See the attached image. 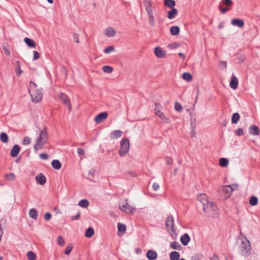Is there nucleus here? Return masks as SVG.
Segmentation results:
<instances>
[{
  "mask_svg": "<svg viewBox=\"0 0 260 260\" xmlns=\"http://www.w3.org/2000/svg\"><path fill=\"white\" fill-rule=\"evenodd\" d=\"M258 203V199L255 196H251L250 197L249 204L252 206H256Z\"/></svg>",
  "mask_w": 260,
  "mask_h": 260,
  "instance_id": "f704fd0d",
  "label": "nucleus"
},
{
  "mask_svg": "<svg viewBox=\"0 0 260 260\" xmlns=\"http://www.w3.org/2000/svg\"><path fill=\"white\" fill-rule=\"evenodd\" d=\"M219 64L221 66H223L224 68H226L227 67V63L225 61H221L219 62Z\"/></svg>",
  "mask_w": 260,
  "mask_h": 260,
  "instance_id": "774afa93",
  "label": "nucleus"
},
{
  "mask_svg": "<svg viewBox=\"0 0 260 260\" xmlns=\"http://www.w3.org/2000/svg\"><path fill=\"white\" fill-rule=\"evenodd\" d=\"M73 246L72 245H68L64 251V253L68 255L70 253L71 251L73 249Z\"/></svg>",
  "mask_w": 260,
  "mask_h": 260,
  "instance_id": "8fccbe9b",
  "label": "nucleus"
},
{
  "mask_svg": "<svg viewBox=\"0 0 260 260\" xmlns=\"http://www.w3.org/2000/svg\"><path fill=\"white\" fill-rule=\"evenodd\" d=\"M197 200L202 204L203 208L211 202L208 201L207 195L204 193L198 195L197 196Z\"/></svg>",
  "mask_w": 260,
  "mask_h": 260,
  "instance_id": "1a4fd4ad",
  "label": "nucleus"
},
{
  "mask_svg": "<svg viewBox=\"0 0 260 260\" xmlns=\"http://www.w3.org/2000/svg\"><path fill=\"white\" fill-rule=\"evenodd\" d=\"M79 35L78 34L74 33L73 34V40H74V42H75L77 43H79Z\"/></svg>",
  "mask_w": 260,
  "mask_h": 260,
  "instance_id": "5fc2aeb1",
  "label": "nucleus"
},
{
  "mask_svg": "<svg viewBox=\"0 0 260 260\" xmlns=\"http://www.w3.org/2000/svg\"><path fill=\"white\" fill-rule=\"evenodd\" d=\"M94 234V230L92 228L89 227L88 228L85 233V235L87 238L91 237Z\"/></svg>",
  "mask_w": 260,
  "mask_h": 260,
  "instance_id": "7c9ffc66",
  "label": "nucleus"
},
{
  "mask_svg": "<svg viewBox=\"0 0 260 260\" xmlns=\"http://www.w3.org/2000/svg\"><path fill=\"white\" fill-rule=\"evenodd\" d=\"M180 28L178 26H173L170 28V32L172 35L176 36L179 34Z\"/></svg>",
  "mask_w": 260,
  "mask_h": 260,
  "instance_id": "cd10ccee",
  "label": "nucleus"
},
{
  "mask_svg": "<svg viewBox=\"0 0 260 260\" xmlns=\"http://www.w3.org/2000/svg\"><path fill=\"white\" fill-rule=\"evenodd\" d=\"M108 116L107 112H103L97 115L94 118V121L96 123H100L105 120Z\"/></svg>",
  "mask_w": 260,
  "mask_h": 260,
  "instance_id": "9d476101",
  "label": "nucleus"
},
{
  "mask_svg": "<svg viewBox=\"0 0 260 260\" xmlns=\"http://www.w3.org/2000/svg\"><path fill=\"white\" fill-rule=\"evenodd\" d=\"M203 209L208 216L215 218L218 215V210L216 205L213 202L208 204L207 206H204Z\"/></svg>",
  "mask_w": 260,
  "mask_h": 260,
  "instance_id": "20e7f679",
  "label": "nucleus"
},
{
  "mask_svg": "<svg viewBox=\"0 0 260 260\" xmlns=\"http://www.w3.org/2000/svg\"><path fill=\"white\" fill-rule=\"evenodd\" d=\"M114 50V47L113 46H110L108 47H107L104 50V52L106 53H109Z\"/></svg>",
  "mask_w": 260,
  "mask_h": 260,
  "instance_id": "603ef678",
  "label": "nucleus"
},
{
  "mask_svg": "<svg viewBox=\"0 0 260 260\" xmlns=\"http://www.w3.org/2000/svg\"><path fill=\"white\" fill-rule=\"evenodd\" d=\"M80 212H78V213H77V214L75 216H71V218L72 220H78L80 218Z\"/></svg>",
  "mask_w": 260,
  "mask_h": 260,
  "instance_id": "052dcab7",
  "label": "nucleus"
},
{
  "mask_svg": "<svg viewBox=\"0 0 260 260\" xmlns=\"http://www.w3.org/2000/svg\"><path fill=\"white\" fill-rule=\"evenodd\" d=\"M218 9H219V10L220 11V12L222 14H225L228 11L230 10V8H222L221 4H220L218 6Z\"/></svg>",
  "mask_w": 260,
  "mask_h": 260,
  "instance_id": "3c124183",
  "label": "nucleus"
},
{
  "mask_svg": "<svg viewBox=\"0 0 260 260\" xmlns=\"http://www.w3.org/2000/svg\"><path fill=\"white\" fill-rule=\"evenodd\" d=\"M28 92L32 102L38 103L42 100L43 96L42 89L41 88L38 89L37 85L32 81H30Z\"/></svg>",
  "mask_w": 260,
  "mask_h": 260,
  "instance_id": "f257e3e1",
  "label": "nucleus"
},
{
  "mask_svg": "<svg viewBox=\"0 0 260 260\" xmlns=\"http://www.w3.org/2000/svg\"><path fill=\"white\" fill-rule=\"evenodd\" d=\"M89 203L86 199H83L79 201V206L82 208H86L89 206Z\"/></svg>",
  "mask_w": 260,
  "mask_h": 260,
  "instance_id": "473e14b6",
  "label": "nucleus"
},
{
  "mask_svg": "<svg viewBox=\"0 0 260 260\" xmlns=\"http://www.w3.org/2000/svg\"><path fill=\"white\" fill-rule=\"evenodd\" d=\"M48 140L47 128L44 127L40 132L39 136L36 141L34 145V149L36 152L43 148V146L47 143Z\"/></svg>",
  "mask_w": 260,
  "mask_h": 260,
  "instance_id": "f03ea898",
  "label": "nucleus"
},
{
  "mask_svg": "<svg viewBox=\"0 0 260 260\" xmlns=\"http://www.w3.org/2000/svg\"><path fill=\"white\" fill-rule=\"evenodd\" d=\"M122 132L120 130H116L112 131L110 136L112 139H116L122 136Z\"/></svg>",
  "mask_w": 260,
  "mask_h": 260,
  "instance_id": "5701e85b",
  "label": "nucleus"
},
{
  "mask_svg": "<svg viewBox=\"0 0 260 260\" xmlns=\"http://www.w3.org/2000/svg\"><path fill=\"white\" fill-rule=\"evenodd\" d=\"M222 190L224 193V198H228L231 196L233 189L231 185H225L222 187Z\"/></svg>",
  "mask_w": 260,
  "mask_h": 260,
  "instance_id": "9b49d317",
  "label": "nucleus"
},
{
  "mask_svg": "<svg viewBox=\"0 0 260 260\" xmlns=\"http://www.w3.org/2000/svg\"><path fill=\"white\" fill-rule=\"evenodd\" d=\"M113 70L112 67L109 66H105L103 67V71L106 73H111L112 72Z\"/></svg>",
  "mask_w": 260,
  "mask_h": 260,
  "instance_id": "37998d69",
  "label": "nucleus"
},
{
  "mask_svg": "<svg viewBox=\"0 0 260 260\" xmlns=\"http://www.w3.org/2000/svg\"><path fill=\"white\" fill-rule=\"evenodd\" d=\"M57 243L60 246H63L64 244V240L63 238L60 236L57 237Z\"/></svg>",
  "mask_w": 260,
  "mask_h": 260,
  "instance_id": "de8ad7c7",
  "label": "nucleus"
},
{
  "mask_svg": "<svg viewBox=\"0 0 260 260\" xmlns=\"http://www.w3.org/2000/svg\"><path fill=\"white\" fill-rule=\"evenodd\" d=\"M231 23L234 26L242 27L244 25V21L240 19L234 18L232 20Z\"/></svg>",
  "mask_w": 260,
  "mask_h": 260,
  "instance_id": "a211bd4d",
  "label": "nucleus"
},
{
  "mask_svg": "<svg viewBox=\"0 0 260 260\" xmlns=\"http://www.w3.org/2000/svg\"><path fill=\"white\" fill-rule=\"evenodd\" d=\"M52 167L56 170H59L61 167V164L57 159H54L51 163Z\"/></svg>",
  "mask_w": 260,
  "mask_h": 260,
  "instance_id": "b1692460",
  "label": "nucleus"
},
{
  "mask_svg": "<svg viewBox=\"0 0 260 260\" xmlns=\"http://www.w3.org/2000/svg\"><path fill=\"white\" fill-rule=\"evenodd\" d=\"M164 4L169 8H174L175 6V2L174 0H164Z\"/></svg>",
  "mask_w": 260,
  "mask_h": 260,
  "instance_id": "393cba45",
  "label": "nucleus"
},
{
  "mask_svg": "<svg viewBox=\"0 0 260 260\" xmlns=\"http://www.w3.org/2000/svg\"><path fill=\"white\" fill-rule=\"evenodd\" d=\"M166 226L167 230L169 232L172 233L175 232L174 224V218L173 216L170 215L167 218V220L166 221Z\"/></svg>",
  "mask_w": 260,
  "mask_h": 260,
  "instance_id": "0eeeda50",
  "label": "nucleus"
},
{
  "mask_svg": "<svg viewBox=\"0 0 260 260\" xmlns=\"http://www.w3.org/2000/svg\"><path fill=\"white\" fill-rule=\"evenodd\" d=\"M219 165L222 167H226L229 164V160L225 158H221L219 160Z\"/></svg>",
  "mask_w": 260,
  "mask_h": 260,
  "instance_id": "72a5a7b5",
  "label": "nucleus"
},
{
  "mask_svg": "<svg viewBox=\"0 0 260 260\" xmlns=\"http://www.w3.org/2000/svg\"><path fill=\"white\" fill-rule=\"evenodd\" d=\"M40 158L43 160H46L48 158V155L46 153H41L40 154Z\"/></svg>",
  "mask_w": 260,
  "mask_h": 260,
  "instance_id": "680f3d73",
  "label": "nucleus"
},
{
  "mask_svg": "<svg viewBox=\"0 0 260 260\" xmlns=\"http://www.w3.org/2000/svg\"><path fill=\"white\" fill-rule=\"evenodd\" d=\"M155 114L157 116L159 117L164 122L166 123H171V120L170 118L166 117L162 112L158 111L157 112H155Z\"/></svg>",
  "mask_w": 260,
  "mask_h": 260,
  "instance_id": "f8f14e48",
  "label": "nucleus"
},
{
  "mask_svg": "<svg viewBox=\"0 0 260 260\" xmlns=\"http://www.w3.org/2000/svg\"><path fill=\"white\" fill-rule=\"evenodd\" d=\"M174 108L178 112H180L182 110V106L178 102L175 103Z\"/></svg>",
  "mask_w": 260,
  "mask_h": 260,
  "instance_id": "c03bdc74",
  "label": "nucleus"
},
{
  "mask_svg": "<svg viewBox=\"0 0 260 260\" xmlns=\"http://www.w3.org/2000/svg\"><path fill=\"white\" fill-rule=\"evenodd\" d=\"M77 152H78V154L80 156L84 155V154H85L84 150L82 148H80V147L78 148L77 149Z\"/></svg>",
  "mask_w": 260,
  "mask_h": 260,
  "instance_id": "bf43d9fd",
  "label": "nucleus"
},
{
  "mask_svg": "<svg viewBox=\"0 0 260 260\" xmlns=\"http://www.w3.org/2000/svg\"><path fill=\"white\" fill-rule=\"evenodd\" d=\"M15 71H16V75L18 76H20V75H21V74L23 72L21 69L20 63L19 61H17L16 62Z\"/></svg>",
  "mask_w": 260,
  "mask_h": 260,
  "instance_id": "a878e982",
  "label": "nucleus"
},
{
  "mask_svg": "<svg viewBox=\"0 0 260 260\" xmlns=\"http://www.w3.org/2000/svg\"><path fill=\"white\" fill-rule=\"evenodd\" d=\"M154 53L155 55L158 58H163L166 55V52L159 47H156L155 48Z\"/></svg>",
  "mask_w": 260,
  "mask_h": 260,
  "instance_id": "dca6fc26",
  "label": "nucleus"
},
{
  "mask_svg": "<svg viewBox=\"0 0 260 260\" xmlns=\"http://www.w3.org/2000/svg\"><path fill=\"white\" fill-rule=\"evenodd\" d=\"M24 41L29 48H35L36 47L35 41L29 38H25Z\"/></svg>",
  "mask_w": 260,
  "mask_h": 260,
  "instance_id": "4be33fe9",
  "label": "nucleus"
},
{
  "mask_svg": "<svg viewBox=\"0 0 260 260\" xmlns=\"http://www.w3.org/2000/svg\"><path fill=\"white\" fill-rule=\"evenodd\" d=\"M202 258V256L201 254H197L191 257V260H201Z\"/></svg>",
  "mask_w": 260,
  "mask_h": 260,
  "instance_id": "13d9d810",
  "label": "nucleus"
},
{
  "mask_svg": "<svg viewBox=\"0 0 260 260\" xmlns=\"http://www.w3.org/2000/svg\"><path fill=\"white\" fill-rule=\"evenodd\" d=\"M26 255L28 260H35L36 258V255L31 251H28Z\"/></svg>",
  "mask_w": 260,
  "mask_h": 260,
  "instance_id": "a19ab883",
  "label": "nucleus"
},
{
  "mask_svg": "<svg viewBox=\"0 0 260 260\" xmlns=\"http://www.w3.org/2000/svg\"><path fill=\"white\" fill-rule=\"evenodd\" d=\"M117 228L119 232H122L123 234L126 229V225L124 224H122L121 223H118L117 225Z\"/></svg>",
  "mask_w": 260,
  "mask_h": 260,
  "instance_id": "58836bf2",
  "label": "nucleus"
},
{
  "mask_svg": "<svg viewBox=\"0 0 260 260\" xmlns=\"http://www.w3.org/2000/svg\"><path fill=\"white\" fill-rule=\"evenodd\" d=\"M161 108V106L159 103H155V108L154 111L155 112H157V111H160V109Z\"/></svg>",
  "mask_w": 260,
  "mask_h": 260,
  "instance_id": "6e6d98bb",
  "label": "nucleus"
},
{
  "mask_svg": "<svg viewBox=\"0 0 260 260\" xmlns=\"http://www.w3.org/2000/svg\"><path fill=\"white\" fill-rule=\"evenodd\" d=\"M166 163L168 164V165H171L173 163V160H172V159L171 158H170L169 157H167L166 158Z\"/></svg>",
  "mask_w": 260,
  "mask_h": 260,
  "instance_id": "338daca9",
  "label": "nucleus"
},
{
  "mask_svg": "<svg viewBox=\"0 0 260 260\" xmlns=\"http://www.w3.org/2000/svg\"><path fill=\"white\" fill-rule=\"evenodd\" d=\"M146 257L149 260H155L157 257V253L155 251L149 250L146 253Z\"/></svg>",
  "mask_w": 260,
  "mask_h": 260,
  "instance_id": "4468645a",
  "label": "nucleus"
},
{
  "mask_svg": "<svg viewBox=\"0 0 260 260\" xmlns=\"http://www.w3.org/2000/svg\"><path fill=\"white\" fill-rule=\"evenodd\" d=\"M148 18H149V24L151 26H154L155 22H154L153 15L148 17Z\"/></svg>",
  "mask_w": 260,
  "mask_h": 260,
  "instance_id": "4d7b16f0",
  "label": "nucleus"
},
{
  "mask_svg": "<svg viewBox=\"0 0 260 260\" xmlns=\"http://www.w3.org/2000/svg\"><path fill=\"white\" fill-rule=\"evenodd\" d=\"M222 2L224 3L226 8H230L233 5V2L231 0H222Z\"/></svg>",
  "mask_w": 260,
  "mask_h": 260,
  "instance_id": "49530a36",
  "label": "nucleus"
},
{
  "mask_svg": "<svg viewBox=\"0 0 260 260\" xmlns=\"http://www.w3.org/2000/svg\"><path fill=\"white\" fill-rule=\"evenodd\" d=\"M168 46L169 48L175 49L178 46V45L177 43H175L169 44Z\"/></svg>",
  "mask_w": 260,
  "mask_h": 260,
  "instance_id": "0e129e2a",
  "label": "nucleus"
},
{
  "mask_svg": "<svg viewBox=\"0 0 260 260\" xmlns=\"http://www.w3.org/2000/svg\"><path fill=\"white\" fill-rule=\"evenodd\" d=\"M128 200L125 199L124 200V204L122 205L121 203H120L119 204V208L122 212L128 214H133L135 212L136 209L135 207L131 206L128 204Z\"/></svg>",
  "mask_w": 260,
  "mask_h": 260,
  "instance_id": "39448f33",
  "label": "nucleus"
},
{
  "mask_svg": "<svg viewBox=\"0 0 260 260\" xmlns=\"http://www.w3.org/2000/svg\"><path fill=\"white\" fill-rule=\"evenodd\" d=\"M180 254L177 251H173L170 253V260H179Z\"/></svg>",
  "mask_w": 260,
  "mask_h": 260,
  "instance_id": "bb28decb",
  "label": "nucleus"
},
{
  "mask_svg": "<svg viewBox=\"0 0 260 260\" xmlns=\"http://www.w3.org/2000/svg\"><path fill=\"white\" fill-rule=\"evenodd\" d=\"M51 218V214L50 213H46L44 215V219L49 220Z\"/></svg>",
  "mask_w": 260,
  "mask_h": 260,
  "instance_id": "e2e57ef3",
  "label": "nucleus"
},
{
  "mask_svg": "<svg viewBox=\"0 0 260 260\" xmlns=\"http://www.w3.org/2000/svg\"><path fill=\"white\" fill-rule=\"evenodd\" d=\"M20 149V147L18 145H14L10 152L11 156L12 157H16V156H17V155L19 153Z\"/></svg>",
  "mask_w": 260,
  "mask_h": 260,
  "instance_id": "6ab92c4d",
  "label": "nucleus"
},
{
  "mask_svg": "<svg viewBox=\"0 0 260 260\" xmlns=\"http://www.w3.org/2000/svg\"><path fill=\"white\" fill-rule=\"evenodd\" d=\"M152 188L154 190H157L159 188V185L156 183H154L152 185Z\"/></svg>",
  "mask_w": 260,
  "mask_h": 260,
  "instance_id": "69168bd1",
  "label": "nucleus"
},
{
  "mask_svg": "<svg viewBox=\"0 0 260 260\" xmlns=\"http://www.w3.org/2000/svg\"><path fill=\"white\" fill-rule=\"evenodd\" d=\"M0 140L2 142L6 143L9 140L8 136L6 133H2L0 135Z\"/></svg>",
  "mask_w": 260,
  "mask_h": 260,
  "instance_id": "e433bc0d",
  "label": "nucleus"
},
{
  "mask_svg": "<svg viewBox=\"0 0 260 260\" xmlns=\"http://www.w3.org/2000/svg\"><path fill=\"white\" fill-rule=\"evenodd\" d=\"M115 34L116 31L112 27H109L106 29V35L108 37H113Z\"/></svg>",
  "mask_w": 260,
  "mask_h": 260,
  "instance_id": "c85d7f7f",
  "label": "nucleus"
},
{
  "mask_svg": "<svg viewBox=\"0 0 260 260\" xmlns=\"http://www.w3.org/2000/svg\"><path fill=\"white\" fill-rule=\"evenodd\" d=\"M39 58H40V54H39V53L37 51H33V58H32V60H36L37 59H38Z\"/></svg>",
  "mask_w": 260,
  "mask_h": 260,
  "instance_id": "864d4df0",
  "label": "nucleus"
},
{
  "mask_svg": "<svg viewBox=\"0 0 260 260\" xmlns=\"http://www.w3.org/2000/svg\"><path fill=\"white\" fill-rule=\"evenodd\" d=\"M146 10L147 12L148 17L153 15L152 8L151 7L150 3H148L147 5H146Z\"/></svg>",
  "mask_w": 260,
  "mask_h": 260,
  "instance_id": "ea45409f",
  "label": "nucleus"
},
{
  "mask_svg": "<svg viewBox=\"0 0 260 260\" xmlns=\"http://www.w3.org/2000/svg\"><path fill=\"white\" fill-rule=\"evenodd\" d=\"M235 134L238 136H243L244 134V131L242 128H238L235 131Z\"/></svg>",
  "mask_w": 260,
  "mask_h": 260,
  "instance_id": "09e8293b",
  "label": "nucleus"
},
{
  "mask_svg": "<svg viewBox=\"0 0 260 260\" xmlns=\"http://www.w3.org/2000/svg\"><path fill=\"white\" fill-rule=\"evenodd\" d=\"M178 14V11L175 8H172L171 10L168 12V18L169 19H172L174 18Z\"/></svg>",
  "mask_w": 260,
  "mask_h": 260,
  "instance_id": "412c9836",
  "label": "nucleus"
},
{
  "mask_svg": "<svg viewBox=\"0 0 260 260\" xmlns=\"http://www.w3.org/2000/svg\"><path fill=\"white\" fill-rule=\"evenodd\" d=\"M29 215L33 219H36L38 216V212L35 209L32 208L29 211Z\"/></svg>",
  "mask_w": 260,
  "mask_h": 260,
  "instance_id": "c9c22d12",
  "label": "nucleus"
},
{
  "mask_svg": "<svg viewBox=\"0 0 260 260\" xmlns=\"http://www.w3.org/2000/svg\"><path fill=\"white\" fill-rule=\"evenodd\" d=\"M239 251L241 255L245 256L251 253L250 242L245 237L241 238V243L239 247Z\"/></svg>",
  "mask_w": 260,
  "mask_h": 260,
  "instance_id": "7ed1b4c3",
  "label": "nucleus"
},
{
  "mask_svg": "<svg viewBox=\"0 0 260 260\" xmlns=\"http://www.w3.org/2000/svg\"><path fill=\"white\" fill-rule=\"evenodd\" d=\"M36 180L37 182L40 185H44L46 181V179L45 176L42 174H39L36 176Z\"/></svg>",
  "mask_w": 260,
  "mask_h": 260,
  "instance_id": "2eb2a0df",
  "label": "nucleus"
},
{
  "mask_svg": "<svg viewBox=\"0 0 260 260\" xmlns=\"http://www.w3.org/2000/svg\"><path fill=\"white\" fill-rule=\"evenodd\" d=\"M31 142V139L30 137H25L23 138L22 144L24 145H28Z\"/></svg>",
  "mask_w": 260,
  "mask_h": 260,
  "instance_id": "a18cd8bd",
  "label": "nucleus"
},
{
  "mask_svg": "<svg viewBox=\"0 0 260 260\" xmlns=\"http://www.w3.org/2000/svg\"><path fill=\"white\" fill-rule=\"evenodd\" d=\"M190 239V237L188 234H183L180 238L181 242L184 246H186L188 244Z\"/></svg>",
  "mask_w": 260,
  "mask_h": 260,
  "instance_id": "aec40b11",
  "label": "nucleus"
},
{
  "mask_svg": "<svg viewBox=\"0 0 260 260\" xmlns=\"http://www.w3.org/2000/svg\"><path fill=\"white\" fill-rule=\"evenodd\" d=\"M182 78L186 81H190L192 78V75L189 73H184L182 75Z\"/></svg>",
  "mask_w": 260,
  "mask_h": 260,
  "instance_id": "4c0bfd02",
  "label": "nucleus"
},
{
  "mask_svg": "<svg viewBox=\"0 0 260 260\" xmlns=\"http://www.w3.org/2000/svg\"><path fill=\"white\" fill-rule=\"evenodd\" d=\"M249 132L250 134L257 136L259 134V131L257 126L254 125H251L249 128Z\"/></svg>",
  "mask_w": 260,
  "mask_h": 260,
  "instance_id": "f3484780",
  "label": "nucleus"
},
{
  "mask_svg": "<svg viewBox=\"0 0 260 260\" xmlns=\"http://www.w3.org/2000/svg\"><path fill=\"white\" fill-rule=\"evenodd\" d=\"M170 247L175 250H180L181 248V246L179 243L176 241L173 242L170 244Z\"/></svg>",
  "mask_w": 260,
  "mask_h": 260,
  "instance_id": "c756f323",
  "label": "nucleus"
},
{
  "mask_svg": "<svg viewBox=\"0 0 260 260\" xmlns=\"http://www.w3.org/2000/svg\"><path fill=\"white\" fill-rule=\"evenodd\" d=\"M240 115L238 113H235L232 116V122L234 124H236L238 122L240 119Z\"/></svg>",
  "mask_w": 260,
  "mask_h": 260,
  "instance_id": "2f4dec72",
  "label": "nucleus"
},
{
  "mask_svg": "<svg viewBox=\"0 0 260 260\" xmlns=\"http://www.w3.org/2000/svg\"><path fill=\"white\" fill-rule=\"evenodd\" d=\"M129 149V142L127 138L122 139L120 142V148L119 150V154L123 156L127 154Z\"/></svg>",
  "mask_w": 260,
  "mask_h": 260,
  "instance_id": "423d86ee",
  "label": "nucleus"
},
{
  "mask_svg": "<svg viewBox=\"0 0 260 260\" xmlns=\"http://www.w3.org/2000/svg\"><path fill=\"white\" fill-rule=\"evenodd\" d=\"M5 178L6 180H9V181H12L14 180L15 178V175L12 173H9V174H6L5 175Z\"/></svg>",
  "mask_w": 260,
  "mask_h": 260,
  "instance_id": "79ce46f5",
  "label": "nucleus"
},
{
  "mask_svg": "<svg viewBox=\"0 0 260 260\" xmlns=\"http://www.w3.org/2000/svg\"><path fill=\"white\" fill-rule=\"evenodd\" d=\"M230 86L231 88L233 89H236L238 87V80L237 77L234 74H233L232 76L231 80L230 82Z\"/></svg>",
  "mask_w": 260,
  "mask_h": 260,
  "instance_id": "ddd939ff",
  "label": "nucleus"
},
{
  "mask_svg": "<svg viewBox=\"0 0 260 260\" xmlns=\"http://www.w3.org/2000/svg\"><path fill=\"white\" fill-rule=\"evenodd\" d=\"M59 98L62 102H63L64 104H66L68 106V108L69 111H70L71 110L72 106H71V104L70 100H69L68 96L67 95V94H66L64 93L60 92L59 95Z\"/></svg>",
  "mask_w": 260,
  "mask_h": 260,
  "instance_id": "6e6552de",
  "label": "nucleus"
}]
</instances>
